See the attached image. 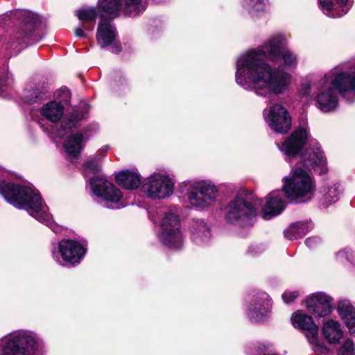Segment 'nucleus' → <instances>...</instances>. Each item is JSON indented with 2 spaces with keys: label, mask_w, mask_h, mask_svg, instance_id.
I'll list each match as a JSON object with an SVG mask.
<instances>
[{
  "label": "nucleus",
  "mask_w": 355,
  "mask_h": 355,
  "mask_svg": "<svg viewBox=\"0 0 355 355\" xmlns=\"http://www.w3.org/2000/svg\"><path fill=\"white\" fill-rule=\"evenodd\" d=\"M300 295V293L297 291H286L282 295V299L286 304L293 302Z\"/></svg>",
  "instance_id": "473e14b6"
},
{
  "label": "nucleus",
  "mask_w": 355,
  "mask_h": 355,
  "mask_svg": "<svg viewBox=\"0 0 355 355\" xmlns=\"http://www.w3.org/2000/svg\"><path fill=\"white\" fill-rule=\"evenodd\" d=\"M0 194L10 205L26 209L31 216L56 232L55 225L52 223V216L48 212V207L37 191L29 187H21L0 180Z\"/></svg>",
  "instance_id": "423d86ee"
},
{
  "label": "nucleus",
  "mask_w": 355,
  "mask_h": 355,
  "mask_svg": "<svg viewBox=\"0 0 355 355\" xmlns=\"http://www.w3.org/2000/svg\"><path fill=\"white\" fill-rule=\"evenodd\" d=\"M266 123L274 131L286 133L291 126V118L287 110L280 104H274L263 111Z\"/></svg>",
  "instance_id": "dca6fc26"
},
{
  "label": "nucleus",
  "mask_w": 355,
  "mask_h": 355,
  "mask_svg": "<svg viewBox=\"0 0 355 355\" xmlns=\"http://www.w3.org/2000/svg\"><path fill=\"white\" fill-rule=\"evenodd\" d=\"M249 355H277L273 353L268 345L258 344L249 348Z\"/></svg>",
  "instance_id": "7c9ffc66"
},
{
  "label": "nucleus",
  "mask_w": 355,
  "mask_h": 355,
  "mask_svg": "<svg viewBox=\"0 0 355 355\" xmlns=\"http://www.w3.org/2000/svg\"><path fill=\"white\" fill-rule=\"evenodd\" d=\"M270 308L271 303L268 295L261 293L259 298L254 300L249 309L248 317L254 322L263 321L266 318Z\"/></svg>",
  "instance_id": "aec40b11"
},
{
  "label": "nucleus",
  "mask_w": 355,
  "mask_h": 355,
  "mask_svg": "<svg viewBox=\"0 0 355 355\" xmlns=\"http://www.w3.org/2000/svg\"><path fill=\"white\" fill-rule=\"evenodd\" d=\"M89 184L97 198V202L103 207L119 209L125 206L121 202V191L104 178L95 176L90 179Z\"/></svg>",
  "instance_id": "9d476101"
},
{
  "label": "nucleus",
  "mask_w": 355,
  "mask_h": 355,
  "mask_svg": "<svg viewBox=\"0 0 355 355\" xmlns=\"http://www.w3.org/2000/svg\"><path fill=\"white\" fill-rule=\"evenodd\" d=\"M85 252V248L76 241L62 239L58 245V254L63 261L71 265L78 263Z\"/></svg>",
  "instance_id": "a211bd4d"
},
{
  "label": "nucleus",
  "mask_w": 355,
  "mask_h": 355,
  "mask_svg": "<svg viewBox=\"0 0 355 355\" xmlns=\"http://www.w3.org/2000/svg\"><path fill=\"white\" fill-rule=\"evenodd\" d=\"M355 93V65L337 66L327 72L320 80L314 97L315 106L323 112L336 110L339 105V94Z\"/></svg>",
  "instance_id": "39448f33"
},
{
  "label": "nucleus",
  "mask_w": 355,
  "mask_h": 355,
  "mask_svg": "<svg viewBox=\"0 0 355 355\" xmlns=\"http://www.w3.org/2000/svg\"><path fill=\"white\" fill-rule=\"evenodd\" d=\"M338 313L341 320L347 327L349 334H355V307L348 300L340 301Z\"/></svg>",
  "instance_id": "4be33fe9"
},
{
  "label": "nucleus",
  "mask_w": 355,
  "mask_h": 355,
  "mask_svg": "<svg viewBox=\"0 0 355 355\" xmlns=\"http://www.w3.org/2000/svg\"><path fill=\"white\" fill-rule=\"evenodd\" d=\"M174 182L166 173L155 172L141 185V191L153 199H164L173 192Z\"/></svg>",
  "instance_id": "4468645a"
},
{
  "label": "nucleus",
  "mask_w": 355,
  "mask_h": 355,
  "mask_svg": "<svg viewBox=\"0 0 355 355\" xmlns=\"http://www.w3.org/2000/svg\"><path fill=\"white\" fill-rule=\"evenodd\" d=\"M116 182L125 189L133 190L141 184V175L137 171L124 170L116 175Z\"/></svg>",
  "instance_id": "5701e85b"
},
{
  "label": "nucleus",
  "mask_w": 355,
  "mask_h": 355,
  "mask_svg": "<svg viewBox=\"0 0 355 355\" xmlns=\"http://www.w3.org/2000/svg\"><path fill=\"white\" fill-rule=\"evenodd\" d=\"M103 155L96 154L91 160L84 164V174L87 175V172L97 173L101 170L99 162L103 159Z\"/></svg>",
  "instance_id": "c756f323"
},
{
  "label": "nucleus",
  "mask_w": 355,
  "mask_h": 355,
  "mask_svg": "<svg viewBox=\"0 0 355 355\" xmlns=\"http://www.w3.org/2000/svg\"><path fill=\"white\" fill-rule=\"evenodd\" d=\"M94 27V25L93 24V26L91 28H87L85 26H84V24L82 23V25L80 27H78L76 28L75 34L77 37H86L87 33L83 31V29L88 31H93Z\"/></svg>",
  "instance_id": "e433bc0d"
},
{
  "label": "nucleus",
  "mask_w": 355,
  "mask_h": 355,
  "mask_svg": "<svg viewBox=\"0 0 355 355\" xmlns=\"http://www.w3.org/2000/svg\"><path fill=\"white\" fill-rule=\"evenodd\" d=\"M322 334L331 344H338L343 337V331L340 324L336 320H329L323 324Z\"/></svg>",
  "instance_id": "393cba45"
},
{
  "label": "nucleus",
  "mask_w": 355,
  "mask_h": 355,
  "mask_svg": "<svg viewBox=\"0 0 355 355\" xmlns=\"http://www.w3.org/2000/svg\"><path fill=\"white\" fill-rule=\"evenodd\" d=\"M291 322L295 328L300 329L304 334L314 352L320 354L327 352V347L319 338V327L311 316L297 311L293 314Z\"/></svg>",
  "instance_id": "ddd939ff"
},
{
  "label": "nucleus",
  "mask_w": 355,
  "mask_h": 355,
  "mask_svg": "<svg viewBox=\"0 0 355 355\" xmlns=\"http://www.w3.org/2000/svg\"><path fill=\"white\" fill-rule=\"evenodd\" d=\"M107 147H104L101 149V150H100L99 152H98L97 154H99L100 155H103V157L105 156V153L107 152Z\"/></svg>",
  "instance_id": "ea45409f"
},
{
  "label": "nucleus",
  "mask_w": 355,
  "mask_h": 355,
  "mask_svg": "<svg viewBox=\"0 0 355 355\" xmlns=\"http://www.w3.org/2000/svg\"><path fill=\"white\" fill-rule=\"evenodd\" d=\"M339 355H355V344L351 338H347L339 349Z\"/></svg>",
  "instance_id": "2f4dec72"
},
{
  "label": "nucleus",
  "mask_w": 355,
  "mask_h": 355,
  "mask_svg": "<svg viewBox=\"0 0 355 355\" xmlns=\"http://www.w3.org/2000/svg\"><path fill=\"white\" fill-rule=\"evenodd\" d=\"M284 208L285 202L282 199L281 191L270 192L266 197L263 205L262 200L259 199L254 193L241 191L229 202L225 218L232 224L250 227L254 225L259 209H261L262 212V218L268 220L279 215Z\"/></svg>",
  "instance_id": "7ed1b4c3"
},
{
  "label": "nucleus",
  "mask_w": 355,
  "mask_h": 355,
  "mask_svg": "<svg viewBox=\"0 0 355 355\" xmlns=\"http://www.w3.org/2000/svg\"><path fill=\"white\" fill-rule=\"evenodd\" d=\"M265 249V246L262 244H254L248 248L247 253L253 257L261 253Z\"/></svg>",
  "instance_id": "72a5a7b5"
},
{
  "label": "nucleus",
  "mask_w": 355,
  "mask_h": 355,
  "mask_svg": "<svg viewBox=\"0 0 355 355\" xmlns=\"http://www.w3.org/2000/svg\"><path fill=\"white\" fill-rule=\"evenodd\" d=\"M89 110V106L83 103L64 116V106L60 102L57 101H50L44 104L40 110L41 115L49 121L57 123L62 119L59 124L53 126L51 134L53 137H67L64 148L73 157L79 155L85 146L83 135L73 132L82 125L88 115Z\"/></svg>",
  "instance_id": "20e7f679"
},
{
  "label": "nucleus",
  "mask_w": 355,
  "mask_h": 355,
  "mask_svg": "<svg viewBox=\"0 0 355 355\" xmlns=\"http://www.w3.org/2000/svg\"><path fill=\"white\" fill-rule=\"evenodd\" d=\"M306 304L309 313L317 318H324L332 311V298L322 292L309 296Z\"/></svg>",
  "instance_id": "f3484780"
},
{
  "label": "nucleus",
  "mask_w": 355,
  "mask_h": 355,
  "mask_svg": "<svg viewBox=\"0 0 355 355\" xmlns=\"http://www.w3.org/2000/svg\"><path fill=\"white\" fill-rule=\"evenodd\" d=\"M105 17L101 14L100 21L96 31V40L101 48L110 46L112 53H118L121 51V46L118 40V34L115 26L112 23L114 19L110 15Z\"/></svg>",
  "instance_id": "2eb2a0df"
},
{
  "label": "nucleus",
  "mask_w": 355,
  "mask_h": 355,
  "mask_svg": "<svg viewBox=\"0 0 355 355\" xmlns=\"http://www.w3.org/2000/svg\"><path fill=\"white\" fill-rule=\"evenodd\" d=\"M313 228L311 220L299 221L291 225L285 231V237L291 241L304 236Z\"/></svg>",
  "instance_id": "a878e982"
},
{
  "label": "nucleus",
  "mask_w": 355,
  "mask_h": 355,
  "mask_svg": "<svg viewBox=\"0 0 355 355\" xmlns=\"http://www.w3.org/2000/svg\"><path fill=\"white\" fill-rule=\"evenodd\" d=\"M287 42L284 34L277 33L269 37L261 48L241 54L236 63V83L268 99L283 94L291 85V75L282 67L266 63L265 59L272 62L282 60L285 67L295 68L297 56L286 49Z\"/></svg>",
  "instance_id": "f257e3e1"
},
{
  "label": "nucleus",
  "mask_w": 355,
  "mask_h": 355,
  "mask_svg": "<svg viewBox=\"0 0 355 355\" xmlns=\"http://www.w3.org/2000/svg\"><path fill=\"white\" fill-rule=\"evenodd\" d=\"M41 343L35 334L21 330L5 342L3 355H34Z\"/></svg>",
  "instance_id": "1a4fd4ad"
},
{
  "label": "nucleus",
  "mask_w": 355,
  "mask_h": 355,
  "mask_svg": "<svg viewBox=\"0 0 355 355\" xmlns=\"http://www.w3.org/2000/svg\"><path fill=\"white\" fill-rule=\"evenodd\" d=\"M308 137L309 132L306 128H297L281 145L278 144L279 148L286 155L295 157L305 144Z\"/></svg>",
  "instance_id": "6ab92c4d"
},
{
  "label": "nucleus",
  "mask_w": 355,
  "mask_h": 355,
  "mask_svg": "<svg viewBox=\"0 0 355 355\" xmlns=\"http://www.w3.org/2000/svg\"><path fill=\"white\" fill-rule=\"evenodd\" d=\"M300 157V162L293 168L292 176L284 178L285 196L295 202L305 197L310 198L313 195L316 184L310 173L322 175L327 172V159L318 142L311 144Z\"/></svg>",
  "instance_id": "f03ea898"
},
{
  "label": "nucleus",
  "mask_w": 355,
  "mask_h": 355,
  "mask_svg": "<svg viewBox=\"0 0 355 355\" xmlns=\"http://www.w3.org/2000/svg\"><path fill=\"white\" fill-rule=\"evenodd\" d=\"M321 243V240L319 237L313 236L306 239L305 244L310 249H314L317 248Z\"/></svg>",
  "instance_id": "f704fd0d"
},
{
  "label": "nucleus",
  "mask_w": 355,
  "mask_h": 355,
  "mask_svg": "<svg viewBox=\"0 0 355 355\" xmlns=\"http://www.w3.org/2000/svg\"><path fill=\"white\" fill-rule=\"evenodd\" d=\"M352 257V252L349 250L340 251L336 254L338 261H343L344 260L349 261Z\"/></svg>",
  "instance_id": "4c0bfd02"
},
{
  "label": "nucleus",
  "mask_w": 355,
  "mask_h": 355,
  "mask_svg": "<svg viewBox=\"0 0 355 355\" xmlns=\"http://www.w3.org/2000/svg\"><path fill=\"white\" fill-rule=\"evenodd\" d=\"M311 85L310 83H304L301 85L300 94L302 96H309L311 94Z\"/></svg>",
  "instance_id": "58836bf2"
},
{
  "label": "nucleus",
  "mask_w": 355,
  "mask_h": 355,
  "mask_svg": "<svg viewBox=\"0 0 355 355\" xmlns=\"http://www.w3.org/2000/svg\"><path fill=\"white\" fill-rule=\"evenodd\" d=\"M147 0H99L98 9L107 15L116 18L120 12L135 17L147 8Z\"/></svg>",
  "instance_id": "f8f14e48"
},
{
  "label": "nucleus",
  "mask_w": 355,
  "mask_h": 355,
  "mask_svg": "<svg viewBox=\"0 0 355 355\" xmlns=\"http://www.w3.org/2000/svg\"><path fill=\"white\" fill-rule=\"evenodd\" d=\"M163 215L158 234L159 241L171 249H180L183 244V234L177 214L168 209L160 211Z\"/></svg>",
  "instance_id": "6e6552de"
},
{
  "label": "nucleus",
  "mask_w": 355,
  "mask_h": 355,
  "mask_svg": "<svg viewBox=\"0 0 355 355\" xmlns=\"http://www.w3.org/2000/svg\"><path fill=\"white\" fill-rule=\"evenodd\" d=\"M155 3H162V2H164V0H153Z\"/></svg>",
  "instance_id": "79ce46f5"
},
{
  "label": "nucleus",
  "mask_w": 355,
  "mask_h": 355,
  "mask_svg": "<svg viewBox=\"0 0 355 355\" xmlns=\"http://www.w3.org/2000/svg\"><path fill=\"white\" fill-rule=\"evenodd\" d=\"M9 17L17 25L15 37L19 44H33L40 40L35 28L40 23L38 15L28 10L10 11Z\"/></svg>",
  "instance_id": "0eeeda50"
},
{
  "label": "nucleus",
  "mask_w": 355,
  "mask_h": 355,
  "mask_svg": "<svg viewBox=\"0 0 355 355\" xmlns=\"http://www.w3.org/2000/svg\"><path fill=\"white\" fill-rule=\"evenodd\" d=\"M11 80L9 79L8 76L6 78H0V96H3L4 93L6 92L9 84Z\"/></svg>",
  "instance_id": "c9c22d12"
},
{
  "label": "nucleus",
  "mask_w": 355,
  "mask_h": 355,
  "mask_svg": "<svg viewBox=\"0 0 355 355\" xmlns=\"http://www.w3.org/2000/svg\"><path fill=\"white\" fill-rule=\"evenodd\" d=\"M76 16L83 24L94 22L97 17V11L94 8H85L77 10Z\"/></svg>",
  "instance_id": "c85d7f7f"
},
{
  "label": "nucleus",
  "mask_w": 355,
  "mask_h": 355,
  "mask_svg": "<svg viewBox=\"0 0 355 355\" xmlns=\"http://www.w3.org/2000/svg\"><path fill=\"white\" fill-rule=\"evenodd\" d=\"M53 255L54 258H55V259H58V262H60V263H61L60 261V260L58 259V254H57V253H56L55 252H54V251L53 252Z\"/></svg>",
  "instance_id": "a19ab883"
},
{
  "label": "nucleus",
  "mask_w": 355,
  "mask_h": 355,
  "mask_svg": "<svg viewBox=\"0 0 355 355\" xmlns=\"http://www.w3.org/2000/svg\"><path fill=\"white\" fill-rule=\"evenodd\" d=\"M267 0H244L243 8L252 18L261 17L266 9Z\"/></svg>",
  "instance_id": "cd10ccee"
},
{
  "label": "nucleus",
  "mask_w": 355,
  "mask_h": 355,
  "mask_svg": "<svg viewBox=\"0 0 355 355\" xmlns=\"http://www.w3.org/2000/svg\"><path fill=\"white\" fill-rule=\"evenodd\" d=\"M187 187V197L191 207L205 209L215 202L218 190L211 182H189Z\"/></svg>",
  "instance_id": "9b49d317"
},
{
  "label": "nucleus",
  "mask_w": 355,
  "mask_h": 355,
  "mask_svg": "<svg viewBox=\"0 0 355 355\" xmlns=\"http://www.w3.org/2000/svg\"><path fill=\"white\" fill-rule=\"evenodd\" d=\"M340 187V186L338 183H332L323 187L321 190L322 203L327 206L338 201L341 193Z\"/></svg>",
  "instance_id": "bb28decb"
},
{
  "label": "nucleus",
  "mask_w": 355,
  "mask_h": 355,
  "mask_svg": "<svg viewBox=\"0 0 355 355\" xmlns=\"http://www.w3.org/2000/svg\"><path fill=\"white\" fill-rule=\"evenodd\" d=\"M191 239L198 245H207L211 239V232L202 220L193 221L191 230Z\"/></svg>",
  "instance_id": "b1692460"
},
{
  "label": "nucleus",
  "mask_w": 355,
  "mask_h": 355,
  "mask_svg": "<svg viewBox=\"0 0 355 355\" xmlns=\"http://www.w3.org/2000/svg\"><path fill=\"white\" fill-rule=\"evenodd\" d=\"M322 11L331 18L340 17L349 11L352 5L349 0H318Z\"/></svg>",
  "instance_id": "412c9836"
}]
</instances>
